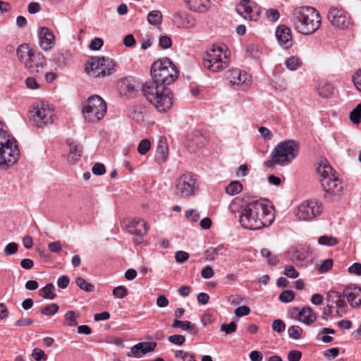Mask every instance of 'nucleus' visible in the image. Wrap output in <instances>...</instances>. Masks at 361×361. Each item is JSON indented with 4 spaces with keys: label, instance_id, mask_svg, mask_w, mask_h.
Returning a JSON list of instances; mask_svg holds the SVG:
<instances>
[{
    "label": "nucleus",
    "instance_id": "nucleus-28",
    "mask_svg": "<svg viewBox=\"0 0 361 361\" xmlns=\"http://www.w3.org/2000/svg\"><path fill=\"white\" fill-rule=\"evenodd\" d=\"M142 228H135L130 229L129 231V232L131 234L135 235L134 242L136 244H140L142 242L143 236L147 234L148 229H149V226L145 222H143L142 224Z\"/></svg>",
    "mask_w": 361,
    "mask_h": 361
},
{
    "label": "nucleus",
    "instance_id": "nucleus-64",
    "mask_svg": "<svg viewBox=\"0 0 361 361\" xmlns=\"http://www.w3.org/2000/svg\"><path fill=\"white\" fill-rule=\"evenodd\" d=\"M302 357V353L299 350H291L288 354V361H299Z\"/></svg>",
    "mask_w": 361,
    "mask_h": 361
},
{
    "label": "nucleus",
    "instance_id": "nucleus-59",
    "mask_svg": "<svg viewBox=\"0 0 361 361\" xmlns=\"http://www.w3.org/2000/svg\"><path fill=\"white\" fill-rule=\"evenodd\" d=\"M331 297H332L333 299L334 300V302L336 303V305H339L340 302H345L344 298L345 296L344 295L343 293L341 294V293L337 291H332L331 293Z\"/></svg>",
    "mask_w": 361,
    "mask_h": 361
},
{
    "label": "nucleus",
    "instance_id": "nucleus-20",
    "mask_svg": "<svg viewBox=\"0 0 361 361\" xmlns=\"http://www.w3.org/2000/svg\"><path fill=\"white\" fill-rule=\"evenodd\" d=\"M343 294L352 307H357L361 305L360 287H357L354 285L348 286L344 288Z\"/></svg>",
    "mask_w": 361,
    "mask_h": 361
},
{
    "label": "nucleus",
    "instance_id": "nucleus-12",
    "mask_svg": "<svg viewBox=\"0 0 361 361\" xmlns=\"http://www.w3.org/2000/svg\"><path fill=\"white\" fill-rule=\"evenodd\" d=\"M322 212V204L314 200L302 202L294 211L298 221H310Z\"/></svg>",
    "mask_w": 361,
    "mask_h": 361
},
{
    "label": "nucleus",
    "instance_id": "nucleus-26",
    "mask_svg": "<svg viewBox=\"0 0 361 361\" xmlns=\"http://www.w3.org/2000/svg\"><path fill=\"white\" fill-rule=\"evenodd\" d=\"M168 146L165 140H161L159 142L155 154V160L159 164L166 161L168 157Z\"/></svg>",
    "mask_w": 361,
    "mask_h": 361
},
{
    "label": "nucleus",
    "instance_id": "nucleus-16",
    "mask_svg": "<svg viewBox=\"0 0 361 361\" xmlns=\"http://www.w3.org/2000/svg\"><path fill=\"white\" fill-rule=\"evenodd\" d=\"M250 0H241L235 8L236 12L245 20H257L260 16V11L255 8V10L249 5Z\"/></svg>",
    "mask_w": 361,
    "mask_h": 361
},
{
    "label": "nucleus",
    "instance_id": "nucleus-25",
    "mask_svg": "<svg viewBox=\"0 0 361 361\" xmlns=\"http://www.w3.org/2000/svg\"><path fill=\"white\" fill-rule=\"evenodd\" d=\"M316 319L317 315L310 307H303L300 310L299 322L309 326L313 324Z\"/></svg>",
    "mask_w": 361,
    "mask_h": 361
},
{
    "label": "nucleus",
    "instance_id": "nucleus-44",
    "mask_svg": "<svg viewBox=\"0 0 361 361\" xmlns=\"http://www.w3.org/2000/svg\"><path fill=\"white\" fill-rule=\"evenodd\" d=\"M150 149V142L147 140H142L138 145L137 152L139 154H145Z\"/></svg>",
    "mask_w": 361,
    "mask_h": 361
},
{
    "label": "nucleus",
    "instance_id": "nucleus-14",
    "mask_svg": "<svg viewBox=\"0 0 361 361\" xmlns=\"http://www.w3.org/2000/svg\"><path fill=\"white\" fill-rule=\"evenodd\" d=\"M327 18L332 25L341 29L347 28L350 23L347 13L337 7H331L329 9Z\"/></svg>",
    "mask_w": 361,
    "mask_h": 361
},
{
    "label": "nucleus",
    "instance_id": "nucleus-4",
    "mask_svg": "<svg viewBox=\"0 0 361 361\" xmlns=\"http://www.w3.org/2000/svg\"><path fill=\"white\" fill-rule=\"evenodd\" d=\"M300 149V144L294 140H287L279 142L271 153V159L264 164L272 167L276 164L281 166L288 165L297 157Z\"/></svg>",
    "mask_w": 361,
    "mask_h": 361
},
{
    "label": "nucleus",
    "instance_id": "nucleus-54",
    "mask_svg": "<svg viewBox=\"0 0 361 361\" xmlns=\"http://www.w3.org/2000/svg\"><path fill=\"white\" fill-rule=\"evenodd\" d=\"M234 312L237 317H240L248 315L250 312V310L249 307H247L246 305H243V306L237 307L235 310Z\"/></svg>",
    "mask_w": 361,
    "mask_h": 361
},
{
    "label": "nucleus",
    "instance_id": "nucleus-50",
    "mask_svg": "<svg viewBox=\"0 0 361 361\" xmlns=\"http://www.w3.org/2000/svg\"><path fill=\"white\" fill-rule=\"evenodd\" d=\"M283 274L290 279H296L299 276V273L293 266H287L284 269Z\"/></svg>",
    "mask_w": 361,
    "mask_h": 361
},
{
    "label": "nucleus",
    "instance_id": "nucleus-34",
    "mask_svg": "<svg viewBox=\"0 0 361 361\" xmlns=\"http://www.w3.org/2000/svg\"><path fill=\"white\" fill-rule=\"evenodd\" d=\"M162 14L159 11L155 10L149 12L147 16V21L153 25H159L161 22Z\"/></svg>",
    "mask_w": 361,
    "mask_h": 361
},
{
    "label": "nucleus",
    "instance_id": "nucleus-46",
    "mask_svg": "<svg viewBox=\"0 0 361 361\" xmlns=\"http://www.w3.org/2000/svg\"><path fill=\"white\" fill-rule=\"evenodd\" d=\"M168 340L170 343L177 345H181L185 341V337L178 334L170 336Z\"/></svg>",
    "mask_w": 361,
    "mask_h": 361
},
{
    "label": "nucleus",
    "instance_id": "nucleus-32",
    "mask_svg": "<svg viewBox=\"0 0 361 361\" xmlns=\"http://www.w3.org/2000/svg\"><path fill=\"white\" fill-rule=\"evenodd\" d=\"M302 60L295 56L288 57L285 62L286 68L290 71H295L302 66Z\"/></svg>",
    "mask_w": 361,
    "mask_h": 361
},
{
    "label": "nucleus",
    "instance_id": "nucleus-55",
    "mask_svg": "<svg viewBox=\"0 0 361 361\" xmlns=\"http://www.w3.org/2000/svg\"><path fill=\"white\" fill-rule=\"evenodd\" d=\"M332 265H333L332 259H326L319 266V271L321 273L326 272L329 269H331V268L332 267Z\"/></svg>",
    "mask_w": 361,
    "mask_h": 361
},
{
    "label": "nucleus",
    "instance_id": "nucleus-18",
    "mask_svg": "<svg viewBox=\"0 0 361 361\" xmlns=\"http://www.w3.org/2000/svg\"><path fill=\"white\" fill-rule=\"evenodd\" d=\"M323 189L329 194L338 195L343 190L341 180L335 176L330 178L320 179Z\"/></svg>",
    "mask_w": 361,
    "mask_h": 361
},
{
    "label": "nucleus",
    "instance_id": "nucleus-41",
    "mask_svg": "<svg viewBox=\"0 0 361 361\" xmlns=\"http://www.w3.org/2000/svg\"><path fill=\"white\" fill-rule=\"evenodd\" d=\"M302 331V329L298 326H292L288 329L289 336L291 338L295 340H298L300 338Z\"/></svg>",
    "mask_w": 361,
    "mask_h": 361
},
{
    "label": "nucleus",
    "instance_id": "nucleus-53",
    "mask_svg": "<svg viewBox=\"0 0 361 361\" xmlns=\"http://www.w3.org/2000/svg\"><path fill=\"white\" fill-rule=\"evenodd\" d=\"M189 258V254L185 251H178L175 254L176 261L178 263H183Z\"/></svg>",
    "mask_w": 361,
    "mask_h": 361
},
{
    "label": "nucleus",
    "instance_id": "nucleus-21",
    "mask_svg": "<svg viewBox=\"0 0 361 361\" xmlns=\"http://www.w3.org/2000/svg\"><path fill=\"white\" fill-rule=\"evenodd\" d=\"M276 37L281 46L287 49L292 45V35L289 27L279 26L276 30Z\"/></svg>",
    "mask_w": 361,
    "mask_h": 361
},
{
    "label": "nucleus",
    "instance_id": "nucleus-56",
    "mask_svg": "<svg viewBox=\"0 0 361 361\" xmlns=\"http://www.w3.org/2000/svg\"><path fill=\"white\" fill-rule=\"evenodd\" d=\"M214 275V271L213 269L210 266H206L201 271V276L202 278L205 279H209L213 277Z\"/></svg>",
    "mask_w": 361,
    "mask_h": 361
},
{
    "label": "nucleus",
    "instance_id": "nucleus-38",
    "mask_svg": "<svg viewBox=\"0 0 361 361\" xmlns=\"http://www.w3.org/2000/svg\"><path fill=\"white\" fill-rule=\"evenodd\" d=\"M350 118L353 123L357 124L361 121V103L359 104L350 114Z\"/></svg>",
    "mask_w": 361,
    "mask_h": 361
},
{
    "label": "nucleus",
    "instance_id": "nucleus-5",
    "mask_svg": "<svg viewBox=\"0 0 361 361\" xmlns=\"http://www.w3.org/2000/svg\"><path fill=\"white\" fill-rule=\"evenodd\" d=\"M17 56L30 73L39 76L43 73L46 60L40 52L34 51L28 44H20L17 49Z\"/></svg>",
    "mask_w": 361,
    "mask_h": 361
},
{
    "label": "nucleus",
    "instance_id": "nucleus-1",
    "mask_svg": "<svg viewBox=\"0 0 361 361\" xmlns=\"http://www.w3.org/2000/svg\"><path fill=\"white\" fill-rule=\"evenodd\" d=\"M232 213L239 212V222L245 229L259 230L269 226L274 219L271 207L262 200L247 203L241 198H235L229 205Z\"/></svg>",
    "mask_w": 361,
    "mask_h": 361
},
{
    "label": "nucleus",
    "instance_id": "nucleus-9",
    "mask_svg": "<svg viewBox=\"0 0 361 361\" xmlns=\"http://www.w3.org/2000/svg\"><path fill=\"white\" fill-rule=\"evenodd\" d=\"M106 112L104 100L98 95L90 97L83 104L82 113L86 120L95 122L101 120Z\"/></svg>",
    "mask_w": 361,
    "mask_h": 361
},
{
    "label": "nucleus",
    "instance_id": "nucleus-43",
    "mask_svg": "<svg viewBox=\"0 0 361 361\" xmlns=\"http://www.w3.org/2000/svg\"><path fill=\"white\" fill-rule=\"evenodd\" d=\"M112 293L116 298L122 299L127 296L128 289L123 286H118L113 289Z\"/></svg>",
    "mask_w": 361,
    "mask_h": 361
},
{
    "label": "nucleus",
    "instance_id": "nucleus-63",
    "mask_svg": "<svg viewBox=\"0 0 361 361\" xmlns=\"http://www.w3.org/2000/svg\"><path fill=\"white\" fill-rule=\"evenodd\" d=\"M353 81L356 88L361 92V70L355 73L353 76Z\"/></svg>",
    "mask_w": 361,
    "mask_h": 361
},
{
    "label": "nucleus",
    "instance_id": "nucleus-57",
    "mask_svg": "<svg viewBox=\"0 0 361 361\" xmlns=\"http://www.w3.org/2000/svg\"><path fill=\"white\" fill-rule=\"evenodd\" d=\"M92 173L95 175L101 176L105 173L106 169L104 164L96 163L92 167Z\"/></svg>",
    "mask_w": 361,
    "mask_h": 361
},
{
    "label": "nucleus",
    "instance_id": "nucleus-40",
    "mask_svg": "<svg viewBox=\"0 0 361 361\" xmlns=\"http://www.w3.org/2000/svg\"><path fill=\"white\" fill-rule=\"evenodd\" d=\"M65 319L68 322V325L70 326H75L78 324L77 322V317H79V315L76 316L75 312L73 310L68 311L65 314Z\"/></svg>",
    "mask_w": 361,
    "mask_h": 361
},
{
    "label": "nucleus",
    "instance_id": "nucleus-10",
    "mask_svg": "<svg viewBox=\"0 0 361 361\" xmlns=\"http://www.w3.org/2000/svg\"><path fill=\"white\" fill-rule=\"evenodd\" d=\"M114 61L105 56L94 57L91 62L86 63V71L88 75L93 78H100L109 75L115 70Z\"/></svg>",
    "mask_w": 361,
    "mask_h": 361
},
{
    "label": "nucleus",
    "instance_id": "nucleus-7",
    "mask_svg": "<svg viewBox=\"0 0 361 361\" xmlns=\"http://www.w3.org/2000/svg\"><path fill=\"white\" fill-rule=\"evenodd\" d=\"M229 59L224 44L214 45L203 59V66L207 70L218 73L228 67Z\"/></svg>",
    "mask_w": 361,
    "mask_h": 361
},
{
    "label": "nucleus",
    "instance_id": "nucleus-52",
    "mask_svg": "<svg viewBox=\"0 0 361 361\" xmlns=\"http://www.w3.org/2000/svg\"><path fill=\"white\" fill-rule=\"evenodd\" d=\"M336 307H337V310H336L335 314H334L333 317H341L346 314L348 307H347V305L345 304V302H344V303L340 302L339 305H336Z\"/></svg>",
    "mask_w": 361,
    "mask_h": 361
},
{
    "label": "nucleus",
    "instance_id": "nucleus-45",
    "mask_svg": "<svg viewBox=\"0 0 361 361\" xmlns=\"http://www.w3.org/2000/svg\"><path fill=\"white\" fill-rule=\"evenodd\" d=\"M294 293L291 290H284L279 295V300L283 302H289L294 299Z\"/></svg>",
    "mask_w": 361,
    "mask_h": 361
},
{
    "label": "nucleus",
    "instance_id": "nucleus-58",
    "mask_svg": "<svg viewBox=\"0 0 361 361\" xmlns=\"http://www.w3.org/2000/svg\"><path fill=\"white\" fill-rule=\"evenodd\" d=\"M185 216L187 218L190 219V220L192 222H196L200 218V214L194 209H190V210L186 211Z\"/></svg>",
    "mask_w": 361,
    "mask_h": 361
},
{
    "label": "nucleus",
    "instance_id": "nucleus-47",
    "mask_svg": "<svg viewBox=\"0 0 361 361\" xmlns=\"http://www.w3.org/2000/svg\"><path fill=\"white\" fill-rule=\"evenodd\" d=\"M18 249V245L16 243H10L6 245L4 248V252L6 256L12 255L17 252Z\"/></svg>",
    "mask_w": 361,
    "mask_h": 361
},
{
    "label": "nucleus",
    "instance_id": "nucleus-3",
    "mask_svg": "<svg viewBox=\"0 0 361 361\" xmlns=\"http://www.w3.org/2000/svg\"><path fill=\"white\" fill-rule=\"evenodd\" d=\"M143 94L159 112H166L173 104V94L167 87L149 80L142 85Z\"/></svg>",
    "mask_w": 361,
    "mask_h": 361
},
{
    "label": "nucleus",
    "instance_id": "nucleus-30",
    "mask_svg": "<svg viewBox=\"0 0 361 361\" xmlns=\"http://www.w3.org/2000/svg\"><path fill=\"white\" fill-rule=\"evenodd\" d=\"M40 296L44 299L53 300L56 297L55 287L53 283H48L39 290Z\"/></svg>",
    "mask_w": 361,
    "mask_h": 361
},
{
    "label": "nucleus",
    "instance_id": "nucleus-31",
    "mask_svg": "<svg viewBox=\"0 0 361 361\" xmlns=\"http://www.w3.org/2000/svg\"><path fill=\"white\" fill-rule=\"evenodd\" d=\"M243 190V185L238 180L231 181L226 188L225 191L229 195H235Z\"/></svg>",
    "mask_w": 361,
    "mask_h": 361
},
{
    "label": "nucleus",
    "instance_id": "nucleus-15",
    "mask_svg": "<svg viewBox=\"0 0 361 361\" xmlns=\"http://www.w3.org/2000/svg\"><path fill=\"white\" fill-rule=\"evenodd\" d=\"M226 78L232 85H236L239 89H247L251 84L250 76L240 69L233 68L228 71Z\"/></svg>",
    "mask_w": 361,
    "mask_h": 361
},
{
    "label": "nucleus",
    "instance_id": "nucleus-17",
    "mask_svg": "<svg viewBox=\"0 0 361 361\" xmlns=\"http://www.w3.org/2000/svg\"><path fill=\"white\" fill-rule=\"evenodd\" d=\"M39 44L44 51H49L55 44V36L54 33L46 27H42L38 30Z\"/></svg>",
    "mask_w": 361,
    "mask_h": 361
},
{
    "label": "nucleus",
    "instance_id": "nucleus-33",
    "mask_svg": "<svg viewBox=\"0 0 361 361\" xmlns=\"http://www.w3.org/2000/svg\"><path fill=\"white\" fill-rule=\"evenodd\" d=\"M334 92V87L333 86L326 82H322L318 87V92L319 94L324 97L327 98L330 97Z\"/></svg>",
    "mask_w": 361,
    "mask_h": 361
},
{
    "label": "nucleus",
    "instance_id": "nucleus-24",
    "mask_svg": "<svg viewBox=\"0 0 361 361\" xmlns=\"http://www.w3.org/2000/svg\"><path fill=\"white\" fill-rule=\"evenodd\" d=\"M175 20L178 24V27L183 28H191L194 27L196 25L195 18L190 14H176L175 16Z\"/></svg>",
    "mask_w": 361,
    "mask_h": 361
},
{
    "label": "nucleus",
    "instance_id": "nucleus-19",
    "mask_svg": "<svg viewBox=\"0 0 361 361\" xmlns=\"http://www.w3.org/2000/svg\"><path fill=\"white\" fill-rule=\"evenodd\" d=\"M156 342H141L134 345L130 352L127 354L128 357L134 356L135 357H141L142 355L153 352L157 347Z\"/></svg>",
    "mask_w": 361,
    "mask_h": 361
},
{
    "label": "nucleus",
    "instance_id": "nucleus-11",
    "mask_svg": "<svg viewBox=\"0 0 361 361\" xmlns=\"http://www.w3.org/2000/svg\"><path fill=\"white\" fill-rule=\"evenodd\" d=\"M30 115L35 126L42 128L53 123L54 109L49 104L42 102L33 106Z\"/></svg>",
    "mask_w": 361,
    "mask_h": 361
},
{
    "label": "nucleus",
    "instance_id": "nucleus-22",
    "mask_svg": "<svg viewBox=\"0 0 361 361\" xmlns=\"http://www.w3.org/2000/svg\"><path fill=\"white\" fill-rule=\"evenodd\" d=\"M317 171L320 179L330 178L335 176V171L326 159H322L319 162Z\"/></svg>",
    "mask_w": 361,
    "mask_h": 361
},
{
    "label": "nucleus",
    "instance_id": "nucleus-35",
    "mask_svg": "<svg viewBox=\"0 0 361 361\" xmlns=\"http://www.w3.org/2000/svg\"><path fill=\"white\" fill-rule=\"evenodd\" d=\"M75 283L77 286L80 288V289L83 290L85 292L91 293L94 290V285L87 282L85 279H84L82 277H78L75 279Z\"/></svg>",
    "mask_w": 361,
    "mask_h": 361
},
{
    "label": "nucleus",
    "instance_id": "nucleus-13",
    "mask_svg": "<svg viewBox=\"0 0 361 361\" xmlns=\"http://www.w3.org/2000/svg\"><path fill=\"white\" fill-rule=\"evenodd\" d=\"M176 194L181 198L193 196L197 190L196 179L193 174H182L176 181Z\"/></svg>",
    "mask_w": 361,
    "mask_h": 361
},
{
    "label": "nucleus",
    "instance_id": "nucleus-62",
    "mask_svg": "<svg viewBox=\"0 0 361 361\" xmlns=\"http://www.w3.org/2000/svg\"><path fill=\"white\" fill-rule=\"evenodd\" d=\"M348 271L350 274L361 276V264L355 262L348 267Z\"/></svg>",
    "mask_w": 361,
    "mask_h": 361
},
{
    "label": "nucleus",
    "instance_id": "nucleus-51",
    "mask_svg": "<svg viewBox=\"0 0 361 361\" xmlns=\"http://www.w3.org/2000/svg\"><path fill=\"white\" fill-rule=\"evenodd\" d=\"M286 329L285 323L281 319H276L272 323V329L277 332L281 333Z\"/></svg>",
    "mask_w": 361,
    "mask_h": 361
},
{
    "label": "nucleus",
    "instance_id": "nucleus-48",
    "mask_svg": "<svg viewBox=\"0 0 361 361\" xmlns=\"http://www.w3.org/2000/svg\"><path fill=\"white\" fill-rule=\"evenodd\" d=\"M31 355L33 357V359H35L36 361L47 360L46 354L42 350L39 348H34Z\"/></svg>",
    "mask_w": 361,
    "mask_h": 361
},
{
    "label": "nucleus",
    "instance_id": "nucleus-8",
    "mask_svg": "<svg viewBox=\"0 0 361 361\" xmlns=\"http://www.w3.org/2000/svg\"><path fill=\"white\" fill-rule=\"evenodd\" d=\"M19 157L16 140L6 132L0 136V168L7 169L13 165Z\"/></svg>",
    "mask_w": 361,
    "mask_h": 361
},
{
    "label": "nucleus",
    "instance_id": "nucleus-2",
    "mask_svg": "<svg viewBox=\"0 0 361 361\" xmlns=\"http://www.w3.org/2000/svg\"><path fill=\"white\" fill-rule=\"evenodd\" d=\"M290 21L298 32L309 35L314 33L319 28L321 16L314 8L301 6L293 11Z\"/></svg>",
    "mask_w": 361,
    "mask_h": 361
},
{
    "label": "nucleus",
    "instance_id": "nucleus-27",
    "mask_svg": "<svg viewBox=\"0 0 361 361\" xmlns=\"http://www.w3.org/2000/svg\"><path fill=\"white\" fill-rule=\"evenodd\" d=\"M171 326L173 328H180L192 335H195L198 332L197 326L189 321H180L176 319L173 321Z\"/></svg>",
    "mask_w": 361,
    "mask_h": 361
},
{
    "label": "nucleus",
    "instance_id": "nucleus-39",
    "mask_svg": "<svg viewBox=\"0 0 361 361\" xmlns=\"http://www.w3.org/2000/svg\"><path fill=\"white\" fill-rule=\"evenodd\" d=\"M261 254L263 257L268 259V262L271 265H276L279 262L276 256L272 255L271 252L267 248H263L261 250Z\"/></svg>",
    "mask_w": 361,
    "mask_h": 361
},
{
    "label": "nucleus",
    "instance_id": "nucleus-61",
    "mask_svg": "<svg viewBox=\"0 0 361 361\" xmlns=\"http://www.w3.org/2000/svg\"><path fill=\"white\" fill-rule=\"evenodd\" d=\"M103 44L102 39L96 37L92 40L89 47L92 50H99L102 47Z\"/></svg>",
    "mask_w": 361,
    "mask_h": 361
},
{
    "label": "nucleus",
    "instance_id": "nucleus-42",
    "mask_svg": "<svg viewBox=\"0 0 361 361\" xmlns=\"http://www.w3.org/2000/svg\"><path fill=\"white\" fill-rule=\"evenodd\" d=\"M59 311V306L57 304H50L41 310L42 314L44 315H54Z\"/></svg>",
    "mask_w": 361,
    "mask_h": 361
},
{
    "label": "nucleus",
    "instance_id": "nucleus-23",
    "mask_svg": "<svg viewBox=\"0 0 361 361\" xmlns=\"http://www.w3.org/2000/svg\"><path fill=\"white\" fill-rule=\"evenodd\" d=\"M188 8L197 13H203L209 10V0H185Z\"/></svg>",
    "mask_w": 361,
    "mask_h": 361
},
{
    "label": "nucleus",
    "instance_id": "nucleus-37",
    "mask_svg": "<svg viewBox=\"0 0 361 361\" xmlns=\"http://www.w3.org/2000/svg\"><path fill=\"white\" fill-rule=\"evenodd\" d=\"M122 87L126 90L129 94H133L137 88L140 87V85L132 82L130 80L124 79L122 80Z\"/></svg>",
    "mask_w": 361,
    "mask_h": 361
},
{
    "label": "nucleus",
    "instance_id": "nucleus-60",
    "mask_svg": "<svg viewBox=\"0 0 361 361\" xmlns=\"http://www.w3.org/2000/svg\"><path fill=\"white\" fill-rule=\"evenodd\" d=\"M258 130L264 140H270L272 138V133L267 128L260 127Z\"/></svg>",
    "mask_w": 361,
    "mask_h": 361
},
{
    "label": "nucleus",
    "instance_id": "nucleus-29",
    "mask_svg": "<svg viewBox=\"0 0 361 361\" xmlns=\"http://www.w3.org/2000/svg\"><path fill=\"white\" fill-rule=\"evenodd\" d=\"M68 142L70 145V151L68 159L69 161L74 163L81 157L82 149L81 147L71 143L69 140Z\"/></svg>",
    "mask_w": 361,
    "mask_h": 361
},
{
    "label": "nucleus",
    "instance_id": "nucleus-6",
    "mask_svg": "<svg viewBox=\"0 0 361 361\" xmlns=\"http://www.w3.org/2000/svg\"><path fill=\"white\" fill-rule=\"evenodd\" d=\"M151 75V80L166 87L177 79L178 72L172 61L168 58H164L152 65Z\"/></svg>",
    "mask_w": 361,
    "mask_h": 361
},
{
    "label": "nucleus",
    "instance_id": "nucleus-36",
    "mask_svg": "<svg viewBox=\"0 0 361 361\" xmlns=\"http://www.w3.org/2000/svg\"><path fill=\"white\" fill-rule=\"evenodd\" d=\"M318 243L321 245L334 246L338 243V240L331 235H322L318 238Z\"/></svg>",
    "mask_w": 361,
    "mask_h": 361
},
{
    "label": "nucleus",
    "instance_id": "nucleus-49",
    "mask_svg": "<svg viewBox=\"0 0 361 361\" xmlns=\"http://www.w3.org/2000/svg\"><path fill=\"white\" fill-rule=\"evenodd\" d=\"M237 326L234 322L229 324H224L221 326V330L226 334L234 333L236 331Z\"/></svg>",
    "mask_w": 361,
    "mask_h": 361
}]
</instances>
